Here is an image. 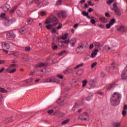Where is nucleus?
<instances>
[{"mask_svg": "<svg viewBox=\"0 0 127 127\" xmlns=\"http://www.w3.org/2000/svg\"><path fill=\"white\" fill-rule=\"evenodd\" d=\"M122 97V95L118 92H115L111 99V102L112 105L113 106H118L120 104V98Z\"/></svg>", "mask_w": 127, "mask_h": 127, "instance_id": "nucleus-1", "label": "nucleus"}, {"mask_svg": "<svg viewBox=\"0 0 127 127\" xmlns=\"http://www.w3.org/2000/svg\"><path fill=\"white\" fill-rule=\"evenodd\" d=\"M45 23L46 24L52 23L54 25H56L58 23V19L55 16H51L47 19Z\"/></svg>", "mask_w": 127, "mask_h": 127, "instance_id": "nucleus-2", "label": "nucleus"}, {"mask_svg": "<svg viewBox=\"0 0 127 127\" xmlns=\"http://www.w3.org/2000/svg\"><path fill=\"white\" fill-rule=\"evenodd\" d=\"M79 118L81 121H85L86 122H89L90 121V117L87 112H85L83 115H80Z\"/></svg>", "mask_w": 127, "mask_h": 127, "instance_id": "nucleus-3", "label": "nucleus"}, {"mask_svg": "<svg viewBox=\"0 0 127 127\" xmlns=\"http://www.w3.org/2000/svg\"><path fill=\"white\" fill-rule=\"evenodd\" d=\"M16 36L15 34L12 31H9L6 33V39H8V40H11V39L15 38Z\"/></svg>", "mask_w": 127, "mask_h": 127, "instance_id": "nucleus-4", "label": "nucleus"}, {"mask_svg": "<svg viewBox=\"0 0 127 127\" xmlns=\"http://www.w3.org/2000/svg\"><path fill=\"white\" fill-rule=\"evenodd\" d=\"M48 115H51L52 116H53L54 115H56V116H58L59 115V117H64L65 115L63 112H48Z\"/></svg>", "mask_w": 127, "mask_h": 127, "instance_id": "nucleus-5", "label": "nucleus"}, {"mask_svg": "<svg viewBox=\"0 0 127 127\" xmlns=\"http://www.w3.org/2000/svg\"><path fill=\"white\" fill-rule=\"evenodd\" d=\"M16 119H17V117H15L14 116H12L11 118H7L4 120V123H5V124L7 123H12V122H14Z\"/></svg>", "mask_w": 127, "mask_h": 127, "instance_id": "nucleus-6", "label": "nucleus"}, {"mask_svg": "<svg viewBox=\"0 0 127 127\" xmlns=\"http://www.w3.org/2000/svg\"><path fill=\"white\" fill-rule=\"evenodd\" d=\"M115 22H116V19H111L109 23L106 24V28H107V29H110V28H111V27L115 24Z\"/></svg>", "mask_w": 127, "mask_h": 127, "instance_id": "nucleus-7", "label": "nucleus"}, {"mask_svg": "<svg viewBox=\"0 0 127 127\" xmlns=\"http://www.w3.org/2000/svg\"><path fill=\"white\" fill-rule=\"evenodd\" d=\"M9 7H10V5L8 3L4 4L2 7H1L3 11H8L9 10Z\"/></svg>", "mask_w": 127, "mask_h": 127, "instance_id": "nucleus-8", "label": "nucleus"}, {"mask_svg": "<svg viewBox=\"0 0 127 127\" xmlns=\"http://www.w3.org/2000/svg\"><path fill=\"white\" fill-rule=\"evenodd\" d=\"M2 49H9L10 48V45L7 42H4L2 43Z\"/></svg>", "mask_w": 127, "mask_h": 127, "instance_id": "nucleus-9", "label": "nucleus"}, {"mask_svg": "<svg viewBox=\"0 0 127 127\" xmlns=\"http://www.w3.org/2000/svg\"><path fill=\"white\" fill-rule=\"evenodd\" d=\"M9 55L11 58H15V57H18L19 56V53L18 52H11L9 54Z\"/></svg>", "mask_w": 127, "mask_h": 127, "instance_id": "nucleus-10", "label": "nucleus"}, {"mask_svg": "<svg viewBox=\"0 0 127 127\" xmlns=\"http://www.w3.org/2000/svg\"><path fill=\"white\" fill-rule=\"evenodd\" d=\"M58 15L59 17H63V18H66V17H67V14H66V12L63 11L59 13L58 14Z\"/></svg>", "mask_w": 127, "mask_h": 127, "instance_id": "nucleus-11", "label": "nucleus"}, {"mask_svg": "<svg viewBox=\"0 0 127 127\" xmlns=\"http://www.w3.org/2000/svg\"><path fill=\"white\" fill-rule=\"evenodd\" d=\"M10 67H8L7 69H6V72H7V73H9L10 74H12L16 72V68H14L11 70H10Z\"/></svg>", "mask_w": 127, "mask_h": 127, "instance_id": "nucleus-12", "label": "nucleus"}, {"mask_svg": "<svg viewBox=\"0 0 127 127\" xmlns=\"http://www.w3.org/2000/svg\"><path fill=\"white\" fill-rule=\"evenodd\" d=\"M76 42L77 40L75 38H73L69 41V43L71 44L72 47H74L75 46Z\"/></svg>", "mask_w": 127, "mask_h": 127, "instance_id": "nucleus-13", "label": "nucleus"}, {"mask_svg": "<svg viewBox=\"0 0 127 127\" xmlns=\"http://www.w3.org/2000/svg\"><path fill=\"white\" fill-rule=\"evenodd\" d=\"M15 21H16V19L15 18H12L11 20H9L8 18L5 20V23H12V22H15Z\"/></svg>", "mask_w": 127, "mask_h": 127, "instance_id": "nucleus-14", "label": "nucleus"}, {"mask_svg": "<svg viewBox=\"0 0 127 127\" xmlns=\"http://www.w3.org/2000/svg\"><path fill=\"white\" fill-rule=\"evenodd\" d=\"M99 21L102 23H107L108 22V19L105 17H101L99 18Z\"/></svg>", "mask_w": 127, "mask_h": 127, "instance_id": "nucleus-15", "label": "nucleus"}, {"mask_svg": "<svg viewBox=\"0 0 127 127\" xmlns=\"http://www.w3.org/2000/svg\"><path fill=\"white\" fill-rule=\"evenodd\" d=\"M98 52H99L98 50H95L93 51L91 54V58H95V57H96V56H97V54H98Z\"/></svg>", "mask_w": 127, "mask_h": 127, "instance_id": "nucleus-16", "label": "nucleus"}, {"mask_svg": "<svg viewBox=\"0 0 127 127\" xmlns=\"http://www.w3.org/2000/svg\"><path fill=\"white\" fill-rule=\"evenodd\" d=\"M69 43V40H67L64 41H61V43L62 44V47H65V44H68Z\"/></svg>", "mask_w": 127, "mask_h": 127, "instance_id": "nucleus-17", "label": "nucleus"}, {"mask_svg": "<svg viewBox=\"0 0 127 127\" xmlns=\"http://www.w3.org/2000/svg\"><path fill=\"white\" fill-rule=\"evenodd\" d=\"M59 79L57 78H54V77H51V83H59Z\"/></svg>", "mask_w": 127, "mask_h": 127, "instance_id": "nucleus-18", "label": "nucleus"}, {"mask_svg": "<svg viewBox=\"0 0 127 127\" xmlns=\"http://www.w3.org/2000/svg\"><path fill=\"white\" fill-rule=\"evenodd\" d=\"M17 8V6H14L9 11V14H12L15 10H16V9Z\"/></svg>", "mask_w": 127, "mask_h": 127, "instance_id": "nucleus-19", "label": "nucleus"}, {"mask_svg": "<svg viewBox=\"0 0 127 127\" xmlns=\"http://www.w3.org/2000/svg\"><path fill=\"white\" fill-rule=\"evenodd\" d=\"M73 72V69L67 68L64 71V74H69V73H72Z\"/></svg>", "mask_w": 127, "mask_h": 127, "instance_id": "nucleus-20", "label": "nucleus"}, {"mask_svg": "<svg viewBox=\"0 0 127 127\" xmlns=\"http://www.w3.org/2000/svg\"><path fill=\"white\" fill-rule=\"evenodd\" d=\"M16 14L19 16V17H23V14L20 10H17Z\"/></svg>", "mask_w": 127, "mask_h": 127, "instance_id": "nucleus-21", "label": "nucleus"}, {"mask_svg": "<svg viewBox=\"0 0 127 127\" xmlns=\"http://www.w3.org/2000/svg\"><path fill=\"white\" fill-rule=\"evenodd\" d=\"M113 126L114 127H120L122 125L121 124V122H114Z\"/></svg>", "mask_w": 127, "mask_h": 127, "instance_id": "nucleus-22", "label": "nucleus"}, {"mask_svg": "<svg viewBox=\"0 0 127 127\" xmlns=\"http://www.w3.org/2000/svg\"><path fill=\"white\" fill-rule=\"evenodd\" d=\"M68 36H69V33H66L63 35L61 38V39H63L64 40H65V39H67Z\"/></svg>", "mask_w": 127, "mask_h": 127, "instance_id": "nucleus-23", "label": "nucleus"}, {"mask_svg": "<svg viewBox=\"0 0 127 127\" xmlns=\"http://www.w3.org/2000/svg\"><path fill=\"white\" fill-rule=\"evenodd\" d=\"M19 31L21 34H25V33H26V29L24 28L20 29Z\"/></svg>", "mask_w": 127, "mask_h": 127, "instance_id": "nucleus-24", "label": "nucleus"}, {"mask_svg": "<svg viewBox=\"0 0 127 127\" xmlns=\"http://www.w3.org/2000/svg\"><path fill=\"white\" fill-rule=\"evenodd\" d=\"M117 29L118 31H122V30H124V29H125V27L123 25L118 26H117Z\"/></svg>", "mask_w": 127, "mask_h": 127, "instance_id": "nucleus-25", "label": "nucleus"}, {"mask_svg": "<svg viewBox=\"0 0 127 127\" xmlns=\"http://www.w3.org/2000/svg\"><path fill=\"white\" fill-rule=\"evenodd\" d=\"M87 84H88V80L87 79H84L82 81V87L83 88H85L87 86Z\"/></svg>", "mask_w": 127, "mask_h": 127, "instance_id": "nucleus-26", "label": "nucleus"}, {"mask_svg": "<svg viewBox=\"0 0 127 127\" xmlns=\"http://www.w3.org/2000/svg\"><path fill=\"white\" fill-rule=\"evenodd\" d=\"M114 10L117 15H119V16L121 15V11L120 10V9L119 8H116L115 9H114Z\"/></svg>", "mask_w": 127, "mask_h": 127, "instance_id": "nucleus-27", "label": "nucleus"}, {"mask_svg": "<svg viewBox=\"0 0 127 127\" xmlns=\"http://www.w3.org/2000/svg\"><path fill=\"white\" fill-rule=\"evenodd\" d=\"M111 65L113 68H118V67H119V64H116L115 63H112Z\"/></svg>", "mask_w": 127, "mask_h": 127, "instance_id": "nucleus-28", "label": "nucleus"}, {"mask_svg": "<svg viewBox=\"0 0 127 127\" xmlns=\"http://www.w3.org/2000/svg\"><path fill=\"white\" fill-rule=\"evenodd\" d=\"M47 65V64H44L43 63H41L38 64L39 67H45Z\"/></svg>", "mask_w": 127, "mask_h": 127, "instance_id": "nucleus-29", "label": "nucleus"}, {"mask_svg": "<svg viewBox=\"0 0 127 127\" xmlns=\"http://www.w3.org/2000/svg\"><path fill=\"white\" fill-rule=\"evenodd\" d=\"M83 65H84V64L81 63L79 64L76 65L74 68V69H78V68H80V67H82L83 66Z\"/></svg>", "mask_w": 127, "mask_h": 127, "instance_id": "nucleus-30", "label": "nucleus"}, {"mask_svg": "<svg viewBox=\"0 0 127 127\" xmlns=\"http://www.w3.org/2000/svg\"><path fill=\"white\" fill-rule=\"evenodd\" d=\"M60 100L58 101V103L59 104V106H64L65 105V103H64V101H62L60 102Z\"/></svg>", "mask_w": 127, "mask_h": 127, "instance_id": "nucleus-31", "label": "nucleus"}, {"mask_svg": "<svg viewBox=\"0 0 127 127\" xmlns=\"http://www.w3.org/2000/svg\"><path fill=\"white\" fill-rule=\"evenodd\" d=\"M68 123H69V120L67 119V120H64V121L62 122V125L63 126H64V125H66Z\"/></svg>", "mask_w": 127, "mask_h": 127, "instance_id": "nucleus-32", "label": "nucleus"}, {"mask_svg": "<svg viewBox=\"0 0 127 127\" xmlns=\"http://www.w3.org/2000/svg\"><path fill=\"white\" fill-rule=\"evenodd\" d=\"M44 83H51V78L45 79L44 81Z\"/></svg>", "mask_w": 127, "mask_h": 127, "instance_id": "nucleus-33", "label": "nucleus"}, {"mask_svg": "<svg viewBox=\"0 0 127 127\" xmlns=\"http://www.w3.org/2000/svg\"><path fill=\"white\" fill-rule=\"evenodd\" d=\"M114 2V0H108L107 1V4H109V5H110V4H112Z\"/></svg>", "mask_w": 127, "mask_h": 127, "instance_id": "nucleus-34", "label": "nucleus"}, {"mask_svg": "<svg viewBox=\"0 0 127 127\" xmlns=\"http://www.w3.org/2000/svg\"><path fill=\"white\" fill-rule=\"evenodd\" d=\"M0 92L1 93H6V90H5V89L4 88L0 87Z\"/></svg>", "mask_w": 127, "mask_h": 127, "instance_id": "nucleus-35", "label": "nucleus"}, {"mask_svg": "<svg viewBox=\"0 0 127 127\" xmlns=\"http://www.w3.org/2000/svg\"><path fill=\"white\" fill-rule=\"evenodd\" d=\"M96 66H97V62L93 63L91 64V68H92V69L95 68V67H96Z\"/></svg>", "mask_w": 127, "mask_h": 127, "instance_id": "nucleus-36", "label": "nucleus"}, {"mask_svg": "<svg viewBox=\"0 0 127 127\" xmlns=\"http://www.w3.org/2000/svg\"><path fill=\"white\" fill-rule=\"evenodd\" d=\"M52 48L54 50H57V49L58 48V47L57 45H52Z\"/></svg>", "mask_w": 127, "mask_h": 127, "instance_id": "nucleus-37", "label": "nucleus"}, {"mask_svg": "<svg viewBox=\"0 0 127 127\" xmlns=\"http://www.w3.org/2000/svg\"><path fill=\"white\" fill-rule=\"evenodd\" d=\"M64 77V76L61 74H58L57 75L56 78H57H57H59L60 79H63Z\"/></svg>", "mask_w": 127, "mask_h": 127, "instance_id": "nucleus-38", "label": "nucleus"}, {"mask_svg": "<svg viewBox=\"0 0 127 127\" xmlns=\"http://www.w3.org/2000/svg\"><path fill=\"white\" fill-rule=\"evenodd\" d=\"M14 67H16V64H11L9 65V68H14Z\"/></svg>", "mask_w": 127, "mask_h": 127, "instance_id": "nucleus-39", "label": "nucleus"}, {"mask_svg": "<svg viewBox=\"0 0 127 127\" xmlns=\"http://www.w3.org/2000/svg\"><path fill=\"white\" fill-rule=\"evenodd\" d=\"M32 22H33V19L30 18V19H29L28 20V23L29 24H31V23H32Z\"/></svg>", "mask_w": 127, "mask_h": 127, "instance_id": "nucleus-40", "label": "nucleus"}, {"mask_svg": "<svg viewBox=\"0 0 127 127\" xmlns=\"http://www.w3.org/2000/svg\"><path fill=\"white\" fill-rule=\"evenodd\" d=\"M114 87V85H107V89L108 90H110V89H112V88H113Z\"/></svg>", "mask_w": 127, "mask_h": 127, "instance_id": "nucleus-41", "label": "nucleus"}, {"mask_svg": "<svg viewBox=\"0 0 127 127\" xmlns=\"http://www.w3.org/2000/svg\"><path fill=\"white\" fill-rule=\"evenodd\" d=\"M33 81V78H30L29 79L26 80L27 83H31Z\"/></svg>", "mask_w": 127, "mask_h": 127, "instance_id": "nucleus-42", "label": "nucleus"}, {"mask_svg": "<svg viewBox=\"0 0 127 127\" xmlns=\"http://www.w3.org/2000/svg\"><path fill=\"white\" fill-rule=\"evenodd\" d=\"M104 49H105V50H110L111 48H110V47H109V46L106 45L105 46Z\"/></svg>", "mask_w": 127, "mask_h": 127, "instance_id": "nucleus-43", "label": "nucleus"}, {"mask_svg": "<svg viewBox=\"0 0 127 127\" xmlns=\"http://www.w3.org/2000/svg\"><path fill=\"white\" fill-rule=\"evenodd\" d=\"M65 53H66V51H63L61 53H59V55H60L61 56H62V55H64V54H65Z\"/></svg>", "mask_w": 127, "mask_h": 127, "instance_id": "nucleus-44", "label": "nucleus"}, {"mask_svg": "<svg viewBox=\"0 0 127 127\" xmlns=\"http://www.w3.org/2000/svg\"><path fill=\"white\" fill-rule=\"evenodd\" d=\"M96 46H97V47H101L102 45H101V43L100 42H97L95 43Z\"/></svg>", "mask_w": 127, "mask_h": 127, "instance_id": "nucleus-45", "label": "nucleus"}, {"mask_svg": "<svg viewBox=\"0 0 127 127\" xmlns=\"http://www.w3.org/2000/svg\"><path fill=\"white\" fill-rule=\"evenodd\" d=\"M90 22L92 23V24H96V20H95L94 19H92L90 21Z\"/></svg>", "mask_w": 127, "mask_h": 127, "instance_id": "nucleus-46", "label": "nucleus"}, {"mask_svg": "<svg viewBox=\"0 0 127 127\" xmlns=\"http://www.w3.org/2000/svg\"><path fill=\"white\" fill-rule=\"evenodd\" d=\"M82 14L83 15H84V16H88V14H89V13H88V12H86V11H83L82 12Z\"/></svg>", "mask_w": 127, "mask_h": 127, "instance_id": "nucleus-47", "label": "nucleus"}, {"mask_svg": "<svg viewBox=\"0 0 127 127\" xmlns=\"http://www.w3.org/2000/svg\"><path fill=\"white\" fill-rule=\"evenodd\" d=\"M87 2L89 5H91V6H93V5H95V3H92L91 1H88Z\"/></svg>", "mask_w": 127, "mask_h": 127, "instance_id": "nucleus-48", "label": "nucleus"}, {"mask_svg": "<svg viewBox=\"0 0 127 127\" xmlns=\"http://www.w3.org/2000/svg\"><path fill=\"white\" fill-rule=\"evenodd\" d=\"M46 28H47V29H51V28H52V25H48L46 26Z\"/></svg>", "mask_w": 127, "mask_h": 127, "instance_id": "nucleus-49", "label": "nucleus"}, {"mask_svg": "<svg viewBox=\"0 0 127 127\" xmlns=\"http://www.w3.org/2000/svg\"><path fill=\"white\" fill-rule=\"evenodd\" d=\"M0 16L1 17H2V18H4L5 17V13H1Z\"/></svg>", "mask_w": 127, "mask_h": 127, "instance_id": "nucleus-50", "label": "nucleus"}, {"mask_svg": "<svg viewBox=\"0 0 127 127\" xmlns=\"http://www.w3.org/2000/svg\"><path fill=\"white\" fill-rule=\"evenodd\" d=\"M40 13L41 15H42V16H43L44 15H46V13L44 11H42Z\"/></svg>", "mask_w": 127, "mask_h": 127, "instance_id": "nucleus-51", "label": "nucleus"}, {"mask_svg": "<svg viewBox=\"0 0 127 127\" xmlns=\"http://www.w3.org/2000/svg\"><path fill=\"white\" fill-rule=\"evenodd\" d=\"M57 28V29H61V28H62V24H59V26Z\"/></svg>", "mask_w": 127, "mask_h": 127, "instance_id": "nucleus-52", "label": "nucleus"}, {"mask_svg": "<svg viewBox=\"0 0 127 127\" xmlns=\"http://www.w3.org/2000/svg\"><path fill=\"white\" fill-rule=\"evenodd\" d=\"M127 110V105H125L123 108V112H126Z\"/></svg>", "mask_w": 127, "mask_h": 127, "instance_id": "nucleus-53", "label": "nucleus"}, {"mask_svg": "<svg viewBox=\"0 0 127 127\" xmlns=\"http://www.w3.org/2000/svg\"><path fill=\"white\" fill-rule=\"evenodd\" d=\"M3 52L5 54H7L8 53V51L6 50V49H3Z\"/></svg>", "mask_w": 127, "mask_h": 127, "instance_id": "nucleus-54", "label": "nucleus"}, {"mask_svg": "<svg viewBox=\"0 0 127 127\" xmlns=\"http://www.w3.org/2000/svg\"><path fill=\"white\" fill-rule=\"evenodd\" d=\"M113 6H114V9L115 10L116 8H119L117 6V4L116 3H114L113 4Z\"/></svg>", "mask_w": 127, "mask_h": 127, "instance_id": "nucleus-55", "label": "nucleus"}, {"mask_svg": "<svg viewBox=\"0 0 127 127\" xmlns=\"http://www.w3.org/2000/svg\"><path fill=\"white\" fill-rule=\"evenodd\" d=\"M86 100L87 101H91V98L90 97V96L86 97Z\"/></svg>", "mask_w": 127, "mask_h": 127, "instance_id": "nucleus-56", "label": "nucleus"}, {"mask_svg": "<svg viewBox=\"0 0 127 127\" xmlns=\"http://www.w3.org/2000/svg\"><path fill=\"white\" fill-rule=\"evenodd\" d=\"M62 3V0H59L57 2V4H61Z\"/></svg>", "mask_w": 127, "mask_h": 127, "instance_id": "nucleus-57", "label": "nucleus"}, {"mask_svg": "<svg viewBox=\"0 0 127 127\" xmlns=\"http://www.w3.org/2000/svg\"><path fill=\"white\" fill-rule=\"evenodd\" d=\"M105 16L107 17H110L111 16V15L109 14V13H105Z\"/></svg>", "mask_w": 127, "mask_h": 127, "instance_id": "nucleus-58", "label": "nucleus"}, {"mask_svg": "<svg viewBox=\"0 0 127 127\" xmlns=\"http://www.w3.org/2000/svg\"><path fill=\"white\" fill-rule=\"evenodd\" d=\"M4 71V67H2L1 69H0V73H2Z\"/></svg>", "mask_w": 127, "mask_h": 127, "instance_id": "nucleus-59", "label": "nucleus"}, {"mask_svg": "<svg viewBox=\"0 0 127 127\" xmlns=\"http://www.w3.org/2000/svg\"><path fill=\"white\" fill-rule=\"evenodd\" d=\"M52 33H55L56 32V28H54L52 30Z\"/></svg>", "mask_w": 127, "mask_h": 127, "instance_id": "nucleus-60", "label": "nucleus"}, {"mask_svg": "<svg viewBox=\"0 0 127 127\" xmlns=\"http://www.w3.org/2000/svg\"><path fill=\"white\" fill-rule=\"evenodd\" d=\"M38 7H42V6H44V5H41V3H40L38 4Z\"/></svg>", "mask_w": 127, "mask_h": 127, "instance_id": "nucleus-61", "label": "nucleus"}, {"mask_svg": "<svg viewBox=\"0 0 127 127\" xmlns=\"http://www.w3.org/2000/svg\"><path fill=\"white\" fill-rule=\"evenodd\" d=\"M30 47H28L25 48L26 51H30Z\"/></svg>", "mask_w": 127, "mask_h": 127, "instance_id": "nucleus-62", "label": "nucleus"}, {"mask_svg": "<svg viewBox=\"0 0 127 127\" xmlns=\"http://www.w3.org/2000/svg\"><path fill=\"white\" fill-rule=\"evenodd\" d=\"M5 62L3 60H0V64H4Z\"/></svg>", "mask_w": 127, "mask_h": 127, "instance_id": "nucleus-63", "label": "nucleus"}, {"mask_svg": "<svg viewBox=\"0 0 127 127\" xmlns=\"http://www.w3.org/2000/svg\"><path fill=\"white\" fill-rule=\"evenodd\" d=\"M122 115H123L124 117H125V116L127 115V112H123Z\"/></svg>", "mask_w": 127, "mask_h": 127, "instance_id": "nucleus-64", "label": "nucleus"}]
</instances>
